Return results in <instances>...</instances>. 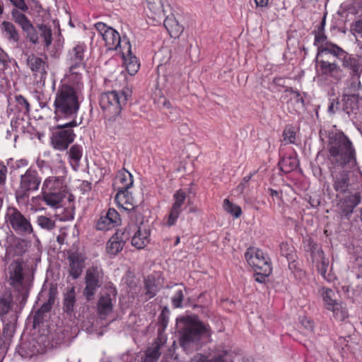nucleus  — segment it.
<instances>
[{"mask_svg": "<svg viewBox=\"0 0 362 362\" xmlns=\"http://www.w3.org/2000/svg\"><path fill=\"white\" fill-rule=\"evenodd\" d=\"M328 158L334 165H348L354 169L357 166L356 151L352 142L343 132H336L329 136Z\"/></svg>", "mask_w": 362, "mask_h": 362, "instance_id": "obj_1", "label": "nucleus"}, {"mask_svg": "<svg viewBox=\"0 0 362 362\" xmlns=\"http://www.w3.org/2000/svg\"><path fill=\"white\" fill-rule=\"evenodd\" d=\"M81 97L82 95L74 93L69 89L58 86L53 103L54 119L56 121L75 119L80 108L79 100Z\"/></svg>", "mask_w": 362, "mask_h": 362, "instance_id": "obj_2", "label": "nucleus"}, {"mask_svg": "<svg viewBox=\"0 0 362 362\" xmlns=\"http://www.w3.org/2000/svg\"><path fill=\"white\" fill-rule=\"evenodd\" d=\"M184 327L180 331V344L184 349L197 345L204 335L209 334V326L199 321L195 316H187L182 320Z\"/></svg>", "mask_w": 362, "mask_h": 362, "instance_id": "obj_3", "label": "nucleus"}, {"mask_svg": "<svg viewBox=\"0 0 362 362\" xmlns=\"http://www.w3.org/2000/svg\"><path fill=\"white\" fill-rule=\"evenodd\" d=\"M130 95L128 89L103 93L100 97V106L107 117L114 118L120 114Z\"/></svg>", "mask_w": 362, "mask_h": 362, "instance_id": "obj_4", "label": "nucleus"}, {"mask_svg": "<svg viewBox=\"0 0 362 362\" xmlns=\"http://www.w3.org/2000/svg\"><path fill=\"white\" fill-rule=\"evenodd\" d=\"M4 221L7 227L18 235L27 236L33 233L30 216L23 214L15 206L7 207Z\"/></svg>", "mask_w": 362, "mask_h": 362, "instance_id": "obj_5", "label": "nucleus"}, {"mask_svg": "<svg viewBox=\"0 0 362 362\" xmlns=\"http://www.w3.org/2000/svg\"><path fill=\"white\" fill-rule=\"evenodd\" d=\"M41 181L42 177L37 169L30 166L20 176L19 186L15 193L16 201L23 202L29 197L30 193L37 191Z\"/></svg>", "mask_w": 362, "mask_h": 362, "instance_id": "obj_6", "label": "nucleus"}, {"mask_svg": "<svg viewBox=\"0 0 362 362\" xmlns=\"http://www.w3.org/2000/svg\"><path fill=\"white\" fill-rule=\"evenodd\" d=\"M332 54L340 60L344 68L350 69L353 77L356 76L358 78H359L361 62L358 57L348 54L343 49L336 45H327L325 47L322 48L319 52L318 57L321 56L322 57L324 54Z\"/></svg>", "mask_w": 362, "mask_h": 362, "instance_id": "obj_7", "label": "nucleus"}, {"mask_svg": "<svg viewBox=\"0 0 362 362\" xmlns=\"http://www.w3.org/2000/svg\"><path fill=\"white\" fill-rule=\"evenodd\" d=\"M76 126L78 124L75 119L57 125L50 138L53 148L60 151L66 150L76 138V134L71 128Z\"/></svg>", "mask_w": 362, "mask_h": 362, "instance_id": "obj_8", "label": "nucleus"}, {"mask_svg": "<svg viewBox=\"0 0 362 362\" xmlns=\"http://www.w3.org/2000/svg\"><path fill=\"white\" fill-rule=\"evenodd\" d=\"M103 278L104 272L100 266L93 265L86 270L83 295L88 301L93 299L98 289L103 285Z\"/></svg>", "mask_w": 362, "mask_h": 362, "instance_id": "obj_9", "label": "nucleus"}, {"mask_svg": "<svg viewBox=\"0 0 362 362\" xmlns=\"http://www.w3.org/2000/svg\"><path fill=\"white\" fill-rule=\"evenodd\" d=\"M245 258L255 272L262 271L265 273H272V267L270 259L267 254L262 250L250 247L247 249Z\"/></svg>", "mask_w": 362, "mask_h": 362, "instance_id": "obj_10", "label": "nucleus"}, {"mask_svg": "<svg viewBox=\"0 0 362 362\" xmlns=\"http://www.w3.org/2000/svg\"><path fill=\"white\" fill-rule=\"evenodd\" d=\"M84 71L85 69L69 66L59 86L83 95Z\"/></svg>", "mask_w": 362, "mask_h": 362, "instance_id": "obj_11", "label": "nucleus"}, {"mask_svg": "<svg viewBox=\"0 0 362 362\" xmlns=\"http://www.w3.org/2000/svg\"><path fill=\"white\" fill-rule=\"evenodd\" d=\"M21 25L27 34V38L33 44L39 42L40 40L46 47H49L52 43V30L47 24H37L36 27L33 24Z\"/></svg>", "mask_w": 362, "mask_h": 362, "instance_id": "obj_12", "label": "nucleus"}, {"mask_svg": "<svg viewBox=\"0 0 362 362\" xmlns=\"http://www.w3.org/2000/svg\"><path fill=\"white\" fill-rule=\"evenodd\" d=\"M94 26L102 35L103 40L105 42L106 46L109 49H117L122 51V47L124 41H129L125 37L121 38L119 33L107 24H94Z\"/></svg>", "mask_w": 362, "mask_h": 362, "instance_id": "obj_13", "label": "nucleus"}, {"mask_svg": "<svg viewBox=\"0 0 362 362\" xmlns=\"http://www.w3.org/2000/svg\"><path fill=\"white\" fill-rule=\"evenodd\" d=\"M117 294L116 288L112 287L106 288L100 293L97 303L98 315L105 317L112 312L114 304L117 300Z\"/></svg>", "mask_w": 362, "mask_h": 362, "instance_id": "obj_14", "label": "nucleus"}, {"mask_svg": "<svg viewBox=\"0 0 362 362\" xmlns=\"http://www.w3.org/2000/svg\"><path fill=\"white\" fill-rule=\"evenodd\" d=\"M187 198V192L182 189H180L174 193L173 196V205L166 218V225L172 226L176 223L185 208Z\"/></svg>", "mask_w": 362, "mask_h": 362, "instance_id": "obj_15", "label": "nucleus"}, {"mask_svg": "<svg viewBox=\"0 0 362 362\" xmlns=\"http://www.w3.org/2000/svg\"><path fill=\"white\" fill-rule=\"evenodd\" d=\"M120 52L127 72L131 76L135 75L140 68V62L138 58L132 54L129 41L124 42Z\"/></svg>", "mask_w": 362, "mask_h": 362, "instance_id": "obj_16", "label": "nucleus"}, {"mask_svg": "<svg viewBox=\"0 0 362 362\" xmlns=\"http://www.w3.org/2000/svg\"><path fill=\"white\" fill-rule=\"evenodd\" d=\"M62 174L47 177L42 187V191L66 192V175L67 170L63 168Z\"/></svg>", "mask_w": 362, "mask_h": 362, "instance_id": "obj_17", "label": "nucleus"}, {"mask_svg": "<svg viewBox=\"0 0 362 362\" xmlns=\"http://www.w3.org/2000/svg\"><path fill=\"white\" fill-rule=\"evenodd\" d=\"M326 54H324V57ZM322 57V56H321ZM317 54V64L321 74L329 76L337 81H339L344 76L343 70L334 62H329L323 59H320Z\"/></svg>", "mask_w": 362, "mask_h": 362, "instance_id": "obj_18", "label": "nucleus"}, {"mask_svg": "<svg viewBox=\"0 0 362 362\" xmlns=\"http://www.w3.org/2000/svg\"><path fill=\"white\" fill-rule=\"evenodd\" d=\"M69 274L73 279H77L81 275L85 267L86 257L82 253L74 252L68 256Z\"/></svg>", "mask_w": 362, "mask_h": 362, "instance_id": "obj_19", "label": "nucleus"}, {"mask_svg": "<svg viewBox=\"0 0 362 362\" xmlns=\"http://www.w3.org/2000/svg\"><path fill=\"white\" fill-rule=\"evenodd\" d=\"M86 45L83 42H78L68 53V62L69 66L85 69L84 57Z\"/></svg>", "mask_w": 362, "mask_h": 362, "instance_id": "obj_20", "label": "nucleus"}, {"mask_svg": "<svg viewBox=\"0 0 362 362\" xmlns=\"http://www.w3.org/2000/svg\"><path fill=\"white\" fill-rule=\"evenodd\" d=\"M27 65L35 77H39L40 80L45 79L48 65L44 59L35 54L28 55Z\"/></svg>", "mask_w": 362, "mask_h": 362, "instance_id": "obj_21", "label": "nucleus"}, {"mask_svg": "<svg viewBox=\"0 0 362 362\" xmlns=\"http://www.w3.org/2000/svg\"><path fill=\"white\" fill-rule=\"evenodd\" d=\"M10 284L13 287L21 286L24 279L23 269L18 260L13 261L7 269Z\"/></svg>", "mask_w": 362, "mask_h": 362, "instance_id": "obj_22", "label": "nucleus"}, {"mask_svg": "<svg viewBox=\"0 0 362 362\" xmlns=\"http://www.w3.org/2000/svg\"><path fill=\"white\" fill-rule=\"evenodd\" d=\"M125 233L117 231L107 242L106 251L110 256H115L120 252L125 243Z\"/></svg>", "mask_w": 362, "mask_h": 362, "instance_id": "obj_23", "label": "nucleus"}, {"mask_svg": "<svg viewBox=\"0 0 362 362\" xmlns=\"http://www.w3.org/2000/svg\"><path fill=\"white\" fill-rule=\"evenodd\" d=\"M115 201L117 206L122 209L130 211L134 209L136 202L129 189H117Z\"/></svg>", "mask_w": 362, "mask_h": 362, "instance_id": "obj_24", "label": "nucleus"}, {"mask_svg": "<svg viewBox=\"0 0 362 362\" xmlns=\"http://www.w3.org/2000/svg\"><path fill=\"white\" fill-rule=\"evenodd\" d=\"M133 185V176L125 168L118 170L113 186L117 189H129Z\"/></svg>", "mask_w": 362, "mask_h": 362, "instance_id": "obj_25", "label": "nucleus"}, {"mask_svg": "<svg viewBox=\"0 0 362 362\" xmlns=\"http://www.w3.org/2000/svg\"><path fill=\"white\" fill-rule=\"evenodd\" d=\"M332 177L334 190L339 193H345L349 186V173L344 170L338 173L332 172Z\"/></svg>", "mask_w": 362, "mask_h": 362, "instance_id": "obj_26", "label": "nucleus"}, {"mask_svg": "<svg viewBox=\"0 0 362 362\" xmlns=\"http://www.w3.org/2000/svg\"><path fill=\"white\" fill-rule=\"evenodd\" d=\"M133 226L137 228V230L132 238V244L137 249H143L149 242L150 230L147 228L142 229L136 225Z\"/></svg>", "mask_w": 362, "mask_h": 362, "instance_id": "obj_27", "label": "nucleus"}, {"mask_svg": "<svg viewBox=\"0 0 362 362\" xmlns=\"http://www.w3.org/2000/svg\"><path fill=\"white\" fill-rule=\"evenodd\" d=\"M68 161L74 170H77L80 166V162L83 156L81 145L75 144L66 151Z\"/></svg>", "mask_w": 362, "mask_h": 362, "instance_id": "obj_28", "label": "nucleus"}, {"mask_svg": "<svg viewBox=\"0 0 362 362\" xmlns=\"http://www.w3.org/2000/svg\"><path fill=\"white\" fill-rule=\"evenodd\" d=\"M151 14L150 19L154 21H160L165 16V10L163 8L162 0H146Z\"/></svg>", "mask_w": 362, "mask_h": 362, "instance_id": "obj_29", "label": "nucleus"}, {"mask_svg": "<svg viewBox=\"0 0 362 362\" xmlns=\"http://www.w3.org/2000/svg\"><path fill=\"white\" fill-rule=\"evenodd\" d=\"M76 292L75 288L73 286L67 289L66 292L64 294L63 300V310L69 315H71L74 313V306L76 304Z\"/></svg>", "mask_w": 362, "mask_h": 362, "instance_id": "obj_30", "label": "nucleus"}, {"mask_svg": "<svg viewBox=\"0 0 362 362\" xmlns=\"http://www.w3.org/2000/svg\"><path fill=\"white\" fill-rule=\"evenodd\" d=\"M66 192L42 191V197L47 205L58 207Z\"/></svg>", "mask_w": 362, "mask_h": 362, "instance_id": "obj_31", "label": "nucleus"}, {"mask_svg": "<svg viewBox=\"0 0 362 362\" xmlns=\"http://www.w3.org/2000/svg\"><path fill=\"white\" fill-rule=\"evenodd\" d=\"M54 303V298L52 296H49L47 301L44 303L42 306L36 311L33 317V322L35 324H39L42 322L44 317V315L51 310Z\"/></svg>", "mask_w": 362, "mask_h": 362, "instance_id": "obj_32", "label": "nucleus"}, {"mask_svg": "<svg viewBox=\"0 0 362 362\" xmlns=\"http://www.w3.org/2000/svg\"><path fill=\"white\" fill-rule=\"evenodd\" d=\"M13 297L10 292H4L0 296V317H3L12 308Z\"/></svg>", "mask_w": 362, "mask_h": 362, "instance_id": "obj_33", "label": "nucleus"}, {"mask_svg": "<svg viewBox=\"0 0 362 362\" xmlns=\"http://www.w3.org/2000/svg\"><path fill=\"white\" fill-rule=\"evenodd\" d=\"M15 332L14 326L11 323H6L4 325L2 336L1 337V346H7L10 344Z\"/></svg>", "mask_w": 362, "mask_h": 362, "instance_id": "obj_34", "label": "nucleus"}, {"mask_svg": "<svg viewBox=\"0 0 362 362\" xmlns=\"http://www.w3.org/2000/svg\"><path fill=\"white\" fill-rule=\"evenodd\" d=\"M333 313V316L336 320L343 321L348 317V312L345 305L341 302H337L334 304L333 308L328 309Z\"/></svg>", "mask_w": 362, "mask_h": 362, "instance_id": "obj_35", "label": "nucleus"}, {"mask_svg": "<svg viewBox=\"0 0 362 362\" xmlns=\"http://www.w3.org/2000/svg\"><path fill=\"white\" fill-rule=\"evenodd\" d=\"M298 165V162L296 158L286 157L281 160L279 165L281 170L286 173H290L295 170Z\"/></svg>", "mask_w": 362, "mask_h": 362, "instance_id": "obj_36", "label": "nucleus"}, {"mask_svg": "<svg viewBox=\"0 0 362 362\" xmlns=\"http://www.w3.org/2000/svg\"><path fill=\"white\" fill-rule=\"evenodd\" d=\"M325 24H320L317 27V30L314 31L315 33V42L314 45L318 47V52L322 49V48L325 47L327 45H332V43H327L325 46H323L324 42H325L327 37L324 34V28H325Z\"/></svg>", "mask_w": 362, "mask_h": 362, "instance_id": "obj_37", "label": "nucleus"}, {"mask_svg": "<svg viewBox=\"0 0 362 362\" xmlns=\"http://www.w3.org/2000/svg\"><path fill=\"white\" fill-rule=\"evenodd\" d=\"M322 296L327 309L333 308L334 304L337 303V301L334 298L335 293L331 288L323 287L321 289Z\"/></svg>", "mask_w": 362, "mask_h": 362, "instance_id": "obj_38", "label": "nucleus"}, {"mask_svg": "<svg viewBox=\"0 0 362 362\" xmlns=\"http://www.w3.org/2000/svg\"><path fill=\"white\" fill-rule=\"evenodd\" d=\"M223 207L227 213L231 214L235 218H239L242 214L240 206L233 204L228 199L223 200Z\"/></svg>", "mask_w": 362, "mask_h": 362, "instance_id": "obj_39", "label": "nucleus"}, {"mask_svg": "<svg viewBox=\"0 0 362 362\" xmlns=\"http://www.w3.org/2000/svg\"><path fill=\"white\" fill-rule=\"evenodd\" d=\"M36 223L42 229L48 231L53 230L56 227L55 221L46 216H38Z\"/></svg>", "mask_w": 362, "mask_h": 362, "instance_id": "obj_40", "label": "nucleus"}, {"mask_svg": "<svg viewBox=\"0 0 362 362\" xmlns=\"http://www.w3.org/2000/svg\"><path fill=\"white\" fill-rule=\"evenodd\" d=\"M306 250L310 253L313 262L317 261L318 257L324 255L323 251L319 248L317 243L311 239L308 240Z\"/></svg>", "mask_w": 362, "mask_h": 362, "instance_id": "obj_41", "label": "nucleus"}, {"mask_svg": "<svg viewBox=\"0 0 362 362\" xmlns=\"http://www.w3.org/2000/svg\"><path fill=\"white\" fill-rule=\"evenodd\" d=\"M160 346L156 343L152 347L147 349L144 362H156L160 356Z\"/></svg>", "mask_w": 362, "mask_h": 362, "instance_id": "obj_42", "label": "nucleus"}, {"mask_svg": "<svg viewBox=\"0 0 362 362\" xmlns=\"http://www.w3.org/2000/svg\"><path fill=\"white\" fill-rule=\"evenodd\" d=\"M361 199V197L359 192L346 196L344 199V202L346 204V210L352 212L354 209L360 204Z\"/></svg>", "mask_w": 362, "mask_h": 362, "instance_id": "obj_43", "label": "nucleus"}, {"mask_svg": "<svg viewBox=\"0 0 362 362\" xmlns=\"http://www.w3.org/2000/svg\"><path fill=\"white\" fill-rule=\"evenodd\" d=\"M144 289H145V295L146 296V300H149L153 298L157 293L156 286L153 279L150 277H148L144 281Z\"/></svg>", "mask_w": 362, "mask_h": 362, "instance_id": "obj_44", "label": "nucleus"}, {"mask_svg": "<svg viewBox=\"0 0 362 362\" xmlns=\"http://www.w3.org/2000/svg\"><path fill=\"white\" fill-rule=\"evenodd\" d=\"M163 27L173 38H177L182 33L184 27L182 24H163Z\"/></svg>", "mask_w": 362, "mask_h": 362, "instance_id": "obj_45", "label": "nucleus"}, {"mask_svg": "<svg viewBox=\"0 0 362 362\" xmlns=\"http://www.w3.org/2000/svg\"><path fill=\"white\" fill-rule=\"evenodd\" d=\"M319 258L320 260L319 262L317 261L316 263L317 270L325 280L330 281L331 279L326 276V273L329 265L328 261L325 258L324 255L320 257Z\"/></svg>", "mask_w": 362, "mask_h": 362, "instance_id": "obj_46", "label": "nucleus"}, {"mask_svg": "<svg viewBox=\"0 0 362 362\" xmlns=\"http://www.w3.org/2000/svg\"><path fill=\"white\" fill-rule=\"evenodd\" d=\"M4 25L6 36L13 42H17L19 35L13 24H2Z\"/></svg>", "mask_w": 362, "mask_h": 362, "instance_id": "obj_47", "label": "nucleus"}, {"mask_svg": "<svg viewBox=\"0 0 362 362\" xmlns=\"http://www.w3.org/2000/svg\"><path fill=\"white\" fill-rule=\"evenodd\" d=\"M158 332L159 334H160L162 332H163L168 324V310L167 308H164L161 313L158 316Z\"/></svg>", "mask_w": 362, "mask_h": 362, "instance_id": "obj_48", "label": "nucleus"}, {"mask_svg": "<svg viewBox=\"0 0 362 362\" xmlns=\"http://www.w3.org/2000/svg\"><path fill=\"white\" fill-rule=\"evenodd\" d=\"M17 105L19 107L20 111L23 112L25 114L29 113L30 111V105L27 99L21 95H18L15 97Z\"/></svg>", "mask_w": 362, "mask_h": 362, "instance_id": "obj_49", "label": "nucleus"}, {"mask_svg": "<svg viewBox=\"0 0 362 362\" xmlns=\"http://www.w3.org/2000/svg\"><path fill=\"white\" fill-rule=\"evenodd\" d=\"M190 362H225V361L221 355L215 356L211 359H208L207 356L199 354L194 356Z\"/></svg>", "mask_w": 362, "mask_h": 362, "instance_id": "obj_50", "label": "nucleus"}, {"mask_svg": "<svg viewBox=\"0 0 362 362\" xmlns=\"http://www.w3.org/2000/svg\"><path fill=\"white\" fill-rule=\"evenodd\" d=\"M105 215V219L109 220L108 221H110L115 227L120 224V216L115 209H109Z\"/></svg>", "mask_w": 362, "mask_h": 362, "instance_id": "obj_51", "label": "nucleus"}, {"mask_svg": "<svg viewBox=\"0 0 362 362\" xmlns=\"http://www.w3.org/2000/svg\"><path fill=\"white\" fill-rule=\"evenodd\" d=\"M25 13L18 8H13L11 11V15L16 23H30L27 18Z\"/></svg>", "mask_w": 362, "mask_h": 362, "instance_id": "obj_52", "label": "nucleus"}, {"mask_svg": "<svg viewBox=\"0 0 362 362\" xmlns=\"http://www.w3.org/2000/svg\"><path fill=\"white\" fill-rule=\"evenodd\" d=\"M184 300V293L182 289L176 291L172 297V305L174 308H180L182 307V301Z\"/></svg>", "mask_w": 362, "mask_h": 362, "instance_id": "obj_53", "label": "nucleus"}, {"mask_svg": "<svg viewBox=\"0 0 362 362\" xmlns=\"http://www.w3.org/2000/svg\"><path fill=\"white\" fill-rule=\"evenodd\" d=\"M106 215L101 216L100 219L96 223V228L98 230H108L115 226L109 220L105 219Z\"/></svg>", "mask_w": 362, "mask_h": 362, "instance_id": "obj_54", "label": "nucleus"}, {"mask_svg": "<svg viewBox=\"0 0 362 362\" xmlns=\"http://www.w3.org/2000/svg\"><path fill=\"white\" fill-rule=\"evenodd\" d=\"M291 102L293 101L296 107L293 108V112H298L300 109H303L305 105V100L302 97L300 92H295L293 98H291Z\"/></svg>", "mask_w": 362, "mask_h": 362, "instance_id": "obj_55", "label": "nucleus"}, {"mask_svg": "<svg viewBox=\"0 0 362 362\" xmlns=\"http://www.w3.org/2000/svg\"><path fill=\"white\" fill-rule=\"evenodd\" d=\"M284 141L286 144H295L296 132L293 128H286L283 132Z\"/></svg>", "mask_w": 362, "mask_h": 362, "instance_id": "obj_56", "label": "nucleus"}, {"mask_svg": "<svg viewBox=\"0 0 362 362\" xmlns=\"http://www.w3.org/2000/svg\"><path fill=\"white\" fill-rule=\"evenodd\" d=\"M74 197L72 194H69L68 200L69 202V206L66 209L67 214L65 215V220H73L74 218V211L75 207L74 206Z\"/></svg>", "mask_w": 362, "mask_h": 362, "instance_id": "obj_57", "label": "nucleus"}, {"mask_svg": "<svg viewBox=\"0 0 362 362\" xmlns=\"http://www.w3.org/2000/svg\"><path fill=\"white\" fill-rule=\"evenodd\" d=\"M10 4L15 8L24 12H28L29 8L25 0H8Z\"/></svg>", "mask_w": 362, "mask_h": 362, "instance_id": "obj_58", "label": "nucleus"}, {"mask_svg": "<svg viewBox=\"0 0 362 362\" xmlns=\"http://www.w3.org/2000/svg\"><path fill=\"white\" fill-rule=\"evenodd\" d=\"M8 168L4 162L0 161V185H4L7 177Z\"/></svg>", "mask_w": 362, "mask_h": 362, "instance_id": "obj_59", "label": "nucleus"}, {"mask_svg": "<svg viewBox=\"0 0 362 362\" xmlns=\"http://www.w3.org/2000/svg\"><path fill=\"white\" fill-rule=\"evenodd\" d=\"M350 29L356 37H362V24H351Z\"/></svg>", "mask_w": 362, "mask_h": 362, "instance_id": "obj_60", "label": "nucleus"}, {"mask_svg": "<svg viewBox=\"0 0 362 362\" xmlns=\"http://www.w3.org/2000/svg\"><path fill=\"white\" fill-rule=\"evenodd\" d=\"M255 281L259 283H264L266 281V279L271 273H265L262 271H257L255 272Z\"/></svg>", "mask_w": 362, "mask_h": 362, "instance_id": "obj_61", "label": "nucleus"}, {"mask_svg": "<svg viewBox=\"0 0 362 362\" xmlns=\"http://www.w3.org/2000/svg\"><path fill=\"white\" fill-rule=\"evenodd\" d=\"M28 164H29V162L27 159L21 158V159H19V160H17L15 161V163L13 165V168L15 170H17V169H20L22 168H25L28 165Z\"/></svg>", "mask_w": 362, "mask_h": 362, "instance_id": "obj_62", "label": "nucleus"}, {"mask_svg": "<svg viewBox=\"0 0 362 362\" xmlns=\"http://www.w3.org/2000/svg\"><path fill=\"white\" fill-rule=\"evenodd\" d=\"M166 11L165 10V16L163 17L162 20L160 21H163V23H171L173 21L178 22V20H177L174 16L173 13L170 12L168 15H166Z\"/></svg>", "mask_w": 362, "mask_h": 362, "instance_id": "obj_63", "label": "nucleus"}, {"mask_svg": "<svg viewBox=\"0 0 362 362\" xmlns=\"http://www.w3.org/2000/svg\"><path fill=\"white\" fill-rule=\"evenodd\" d=\"M256 173L257 171L255 170L250 173L248 175L245 176L243 178L241 183L239 185L238 188L241 187L242 189H243L245 188V184L247 183Z\"/></svg>", "mask_w": 362, "mask_h": 362, "instance_id": "obj_64", "label": "nucleus"}]
</instances>
